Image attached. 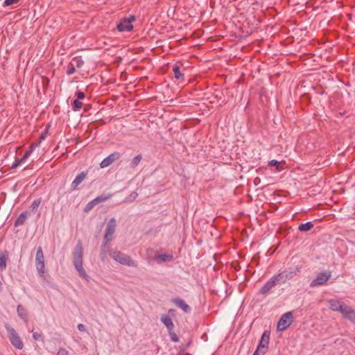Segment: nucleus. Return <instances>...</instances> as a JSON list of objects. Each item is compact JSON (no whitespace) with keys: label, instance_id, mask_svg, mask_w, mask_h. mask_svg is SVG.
I'll use <instances>...</instances> for the list:
<instances>
[{"label":"nucleus","instance_id":"36","mask_svg":"<svg viewBox=\"0 0 355 355\" xmlns=\"http://www.w3.org/2000/svg\"><path fill=\"white\" fill-rule=\"evenodd\" d=\"M350 307L351 306L347 305L345 303H343V304L341 307V310L340 309L339 312L343 315V317H345L346 315V313H347V311H349Z\"/></svg>","mask_w":355,"mask_h":355},{"label":"nucleus","instance_id":"34","mask_svg":"<svg viewBox=\"0 0 355 355\" xmlns=\"http://www.w3.org/2000/svg\"><path fill=\"white\" fill-rule=\"evenodd\" d=\"M168 335L170 336L171 340L174 342L177 343L179 341V337L174 332L173 329L168 330Z\"/></svg>","mask_w":355,"mask_h":355},{"label":"nucleus","instance_id":"15","mask_svg":"<svg viewBox=\"0 0 355 355\" xmlns=\"http://www.w3.org/2000/svg\"><path fill=\"white\" fill-rule=\"evenodd\" d=\"M162 322L166 326L167 330H171L174 328V324L171 317L168 315H163L161 317Z\"/></svg>","mask_w":355,"mask_h":355},{"label":"nucleus","instance_id":"26","mask_svg":"<svg viewBox=\"0 0 355 355\" xmlns=\"http://www.w3.org/2000/svg\"><path fill=\"white\" fill-rule=\"evenodd\" d=\"M344 318L355 324V311L352 307H350Z\"/></svg>","mask_w":355,"mask_h":355},{"label":"nucleus","instance_id":"44","mask_svg":"<svg viewBox=\"0 0 355 355\" xmlns=\"http://www.w3.org/2000/svg\"><path fill=\"white\" fill-rule=\"evenodd\" d=\"M77 327L80 331H85L86 330L85 326L83 324H78Z\"/></svg>","mask_w":355,"mask_h":355},{"label":"nucleus","instance_id":"28","mask_svg":"<svg viewBox=\"0 0 355 355\" xmlns=\"http://www.w3.org/2000/svg\"><path fill=\"white\" fill-rule=\"evenodd\" d=\"M113 236L114 234L110 233H105L103 239V243H104V245H109L110 244L111 241L113 239Z\"/></svg>","mask_w":355,"mask_h":355},{"label":"nucleus","instance_id":"18","mask_svg":"<svg viewBox=\"0 0 355 355\" xmlns=\"http://www.w3.org/2000/svg\"><path fill=\"white\" fill-rule=\"evenodd\" d=\"M172 70L174 73L175 78L177 80H183L184 75V73L180 72V67L178 65V64H175L172 67Z\"/></svg>","mask_w":355,"mask_h":355},{"label":"nucleus","instance_id":"10","mask_svg":"<svg viewBox=\"0 0 355 355\" xmlns=\"http://www.w3.org/2000/svg\"><path fill=\"white\" fill-rule=\"evenodd\" d=\"M275 280L271 277L265 284L260 288L259 293L263 295H268L271 290L276 286Z\"/></svg>","mask_w":355,"mask_h":355},{"label":"nucleus","instance_id":"50","mask_svg":"<svg viewBox=\"0 0 355 355\" xmlns=\"http://www.w3.org/2000/svg\"><path fill=\"white\" fill-rule=\"evenodd\" d=\"M178 355H181V354H178Z\"/></svg>","mask_w":355,"mask_h":355},{"label":"nucleus","instance_id":"38","mask_svg":"<svg viewBox=\"0 0 355 355\" xmlns=\"http://www.w3.org/2000/svg\"><path fill=\"white\" fill-rule=\"evenodd\" d=\"M76 71V67L72 64V63H69V65L68 67V69H67V74L68 75H71L73 74Z\"/></svg>","mask_w":355,"mask_h":355},{"label":"nucleus","instance_id":"39","mask_svg":"<svg viewBox=\"0 0 355 355\" xmlns=\"http://www.w3.org/2000/svg\"><path fill=\"white\" fill-rule=\"evenodd\" d=\"M19 0H5L3 2V6H9L18 3Z\"/></svg>","mask_w":355,"mask_h":355},{"label":"nucleus","instance_id":"22","mask_svg":"<svg viewBox=\"0 0 355 355\" xmlns=\"http://www.w3.org/2000/svg\"><path fill=\"white\" fill-rule=\"evenodd\" d=\"M27 214V211H24L20 214L15 221V226L17 227L23 225L26 220Z\"/></svg>","mask_w":355,"mask_h":355},{"label":"nucleus","instance_id":"30","mask_svg":"<svg viewBox=\"0 0 355 355\" xmlns=\"http://www.w3.org/2000/svg\"><path fill=\"white\" fill-rule=\"evenodd\" d=\"M83 106V103L80 102L78 99L74 100L71 103V107L73 111L76 112L80 110V109Z\"/></svg>","mask_w":355,"mask_h":355},{"label":"nucleus","instance_id":"33","mask_svg":"<svg viewBox=\"0 0 355 355\" xmlns=\"http://www.w3.org/2000/svg\"><path fill=\"white\" fill-rule=\"evenodd\" d=\"M26 159H27V158H26V157H25V156H24V155H23V157H21V158H19H19L16 159H15V162H13V164H12V166H11V168H17L18 166H19V165H20V164H21V162H24V160H26Z\"/></svg>","mask_w":355,"mask_h":355},{"label":"nucleus","instance_id":"24","mask_svg":"<svg viewBox=\"0 0 355 355\" xmlns=\"http://www.w3.org/2000/svg\"><path fill=\"white\" fill-rule=\"evenodd\" d=\"M112 196V194H101L96 198H95L94 201L96 205L105 202L107 200H108Z\"/></svg>","mask_w":355,"mask_h":355},{"label":"nucleus","instance_id":"8","mask_svg":"<svg viewBox=\"0 0 355 355\" xmlns=\"http://www.w3.org/2000/svg\"><path fill=\"white\" fill-rule=\"evenodd\" d=\"M121 157V154L119 152H114L107 157L103 159L100 164L101 168H106L111 165L114 162L118 160Z\"/></svg>","mask_w":355,"mask_h":355},{"label":"nucleus","instance_id":"40","mask_svg":"<svg viewBox=\"0 0 355 355\" xmlns=\"http://www.w3.org/2000/svg\"><path fill=\"white\" fill-rule=\"evenodd\" d=\"M76 96L77 97V99H83L85 97V93L81 91H78L76 92Z\"/></svg>","mask_w":355,"mask_h":355},{"label":"nucleus","instance_id":"37","mask_svg":"<svg viewBox=\"0 0 355 355\" xmlns=\"http://www.w3.org/2000/svg\"><path fill=\"white\" fill-rule=\"evenodd\" d=\"M33 338L35 340H42V341H43L42 334L39 333V332H33Z\"/></svg>","mask_w":355,"mask_h":355},{"label":"nucleus","instance_id":"1","mask_svg":"<svg viewBox=\"0 0 355 355\" xmlns=\"http://www.w3.org/2000/svg\"><path fill=\"white\" fill-rule=\"evenodd\" d=\"M83 247L81 240H78L73 252V265L80 277L89 281V277L83 266Z\"/></svg>","mask_w":355,"mask_h":355},{"label":"nucleus","instance_id":"46","mask_svg":"<svg viewBox=\"0 0 355 355\" xmlns=\"http://www.w3.org/2000/svg\"><path fill=\"white\" fill-rule=\"evenodd\" d=\"M39 144H40V141H37V142H36V143L32 144L31 145V147H33V148H34V149H35L37 146H39Z\"/></svg>","mask_w":355,"mask_h":355},{"label":"nucleus","instance_id":"41","mask_svg":"<svg viewBox=\"0 0 355 355\" xmlns=\"http://www.w3.org/2000/svg\"><path fill=\"white\" fill-rule=\"evenodd\" d=\"M56 355H69V352L64 348H60Z\"/></svg>","mask_w":355,"mask_h":355},{"label":"nucleus","instance_id":"32","mask_svg":"<svg viewBox=\"0 0 355 355\" xmlns=\"http://www.w3.org/2000/svg\"><path fill=\"white\" fill-rule=\"evenodd\" d=\"M41 202H42V198H39L35 200L33 202V203H32V205L31 206L32 211L34 212V211H35L37 209V208L39 207L40 205L41 204Z\"/></svg>","mask_w":355,"mask_h":355},{"label":"nucleus","instance_id":"48","mask_svg":"<svg viewBox=\"0 0 355 355\" xmlns=\"http://www.w3.org/2000/svg\"><path fill=\"white\" fill-rule=\"evenodd\" d=\"M259 354H261V353L259 351L255 350V352H254L253 355H258Z\"/></svg>","mask_w":355,"mask_h":355},{"label":"nucleus","instance_id":"35","mask_svg":"<svg viewBox=\"0 0 355 355\" xmlns=\"http://www.w3.org/2000/svg\"><path fill=\"white\" fill-rule=\"evenodd\" d=\"M96 205V204L95 203V202L94 201V200H92V201L89 202L86 206L84 208V211L85 212H89L90 210H92L95 206Z\"/></svg>","mask_w":355,"mask_h":355},{"label":"nucleus","instance_id":"25","mask_svg":"<svg viewBox=\"0 0 355 355\" xmlns=\"http://www.w3.org/2000/svg\"><path fill=\"white\" fill-rule=\"evenodd\" d=\"M272 279L275 280L276 284H284L286 282V279L283 277V275L282 272H279L274 276L272 277Z\"/></svg>","mask_w":355,"mask_h":355},{"label":"nucleus","instance_id":"45","mask_svg":"<svg viewBox=\"0 0 355 355\" xmlns=\"http://www.w3.org/2000/svg\"><path fill=\"white\" fill-rule=\"evenodd\" d=\"M127 21H130V24H132V23L135 20V15H130L128 18H125Z\"/></svg>","mask_w":355,"mask_h":355},{"label":"nucleus","instance_id":"13","mask_svg":"<svg viewBox=\"0 0 355 355\" xmlns=\"http://www.w3.org/2000/svg\"><path fill=\"white\" fill-rule=\"evenodd\" d=\"M87 174L88 171H82L81 173H80L71 182V189H76L78 186L80 184L83 182V181L87 178Z\"/></svg>","mask_w":355,"mask_h":355},{"label":"nucleus","instance_id":"47","mask_svg":"<svg viewBox=\"0 0 355 355\" xmlns=\"http://www.w3.org/2000/svg\"><path fill=\"white\" fill-rule=\"evenodd\" d=\"M46 137V132L42 133L40 137V141L44 140Z\"/></svg>","mask_w":355,"mask_h":355},{"label":"nucleus","instance_id":"16","mask_svg":"<svg viewBox=\"0 0 355 355\" xmlns=\"http://www.w3.org/2000/svg\"><path fill=\"white\" fill-rule=\"evenodd\" d=\"M116 226V221L114 218H112L109 220L107 227L105 228V233H110L114 234L115 232Z\"/></svg>","mask_w":355,"mask_h":355},{"label":"nucleus","instance_id":"2","mask_svg":"<svg viewBox=\"0 0 355 355\" xmlns=\"http://www.w3.org/2000/svg\"><path fill=\"white\" fill-rule=\"evenodd\" d=\"M110 256L116 261L121 265L137 267V264L128 254L120 251H113L110 253Z\"/></svg>","mask_w":355,"mask_h":355},{"label":"nucleus","instance_id":"31","mask_svg":"<svg viewBox=\"0 0 355 355\" xmlns=\"http://www.w3.org/2000/svg\"><path fill=\"white\" fill-rule=\"evenodd\" d=\"M138 193L135 191L132 192L129 196H128L125 200V202H132L137 198Z\"/></svg>","mask_w":355,"mask_h":355},{"label":"nucleus","instance_id":"5","mask_svg":"<svg viewBox=\"0 0 355 355\" xmlns=\"http://www.w3.org/2000/svg\"><path fill=\"white\" fill-rule=\"evenodd\" d=\"M293 313L291 311L284 313L277 323V330L283 331L286 330L293 322Z\"/></svg>","mask_w":355,"mask_h":355},{"label":"nucleus","instance_id":"9","mask_svg":"<svg viewBox=\"0 0 355 355\" xmlns=\"http://www.w3.org/2000/svg\"><path fill=\"white\" fill-rule=\"evenodd\" d=\"M300 267H299L297 266H295L293 267H289V268H285L281 272L282 273L283 277H284L286 279V280H289V279H293L294 277H295L297 275V273L300 272Z\"/></svg>","mask_w":355,"mask_h":355},{"label":"nucleus","instance_id":"6","mask_svg":"<svg viewBox=\"0 0 355 355\" xmlns=\"http://www.w3.org/2000/svg\"><path fill=\"white\" fill-rule=\"evenodd\" d=\"M331 272L330 271H324L318 273L316 277L311 282L310 286L315 287L316 286H321L325 284L331 277Z\"/></svg>","mask_w":355,"mask_h":355},{"label":"nucleus","instance_id":"23","mask_svg":"<svg viewBox=\"0 0 355 355\" xmlns=\"http://www.w3.org/2000/svg\"><path fill=\"white\" fill-rule=\"evenodd\" d=\"M313 223L311 221L306 222V223H301L298 227V230L300 232H308L313 227Z\"/></svg>","mask_w":355,"mask_h":355},{"label":"nucleus","instance_id":"17","mask_svg":"<svg viewBox=\"0 0 355 355\" xmlns=\"http://www.w3.org/2000/svg\"><path fill=\"white\" fill-rule=\"evenodd\" d=\"M8 258V254L6 250L0 252V270H3L6 267V262Z\"/></svg>","mask_w":355,"mask_h":355},{"label":"nucleus","instance_id":"42","mask_svg":"<svg viewBox=\"0 0 355 355\" xmlns=\"http://www.w3.org/2000/svg\"><path fill=\"white\" fill-rule=\"evenodd\" d=\"M84 64V61L81 59L76 60V67L80 68Z\"/></svg>","mask_w":355,"mask_h":355},{"label":"nucleus","instance_id":"27","mask_svg":"<svg viewBox=\"0 0 355 355\" xmlns=\"http://www.w3.org/2000/svg\"><path fill=\"white\" fill-rule=\"evenodd\" d=\"M268 165L270 167L275 166L276 170L279 172L283 170V167L280 165L279 162L275 159L269 161Z\"/></svg>","mask_w":355,"mask_h":355},{"label":"nucleus","instance_id":"20","mask_svg":"<svg viewBox=\"0 0 355 355\" xmlns=\"http://www.w3.org/2000/svg\"><path fill=\"white\" fill-rule=\"evenodd\" d=\"M17 313L18 316L22 320L26 321L27 320V312L26 309L21 305L19 304L17 307Z\"/></svg>","mask_w":355,"mask_h":355},{"label":"nucleus","instance_id":"11","mask_svg":"<svg viewBox=\"0 0 355 355\" xmlns=\"http://www.w3.org/2000/svg\"><path fill=\"white\" fill-rule=\"evenodd\" d=\"M173 303L182 309L184 313H190L191 309V307L185 302V301L181 298L176 297L172 300Z\"/></svg>","mask_w":355,"mask_h":355},{"label":"nucleus","instance_id":"29","mask_svg":"<svg viewBox=\"0 0 355 355\" xmlns=\"http://www.w3.org/2000/svg\"><path fill=\"white\" fill-rule=\"evenodd\" d=\"M141 159H142V156H141V154L137 155V156H135V157L132 159V161H131V162H130V166H131V167H132V168H135L136 166H137L139 164V163H140V162H141Z\"/></svg>","mask_w":355,"mask_h":355},{"label":"nucleus","instance_id":"7","mask_svg":"<svg viewBox=\"0 0 355 355\" xmlns=\"http://www.w3.org/2000/svg\"><path fill=\"white\" fill-rule=\"evenodd\" d=\"M270 333L268 331H265L261 338V340L257 346L256 350L259 351L262 355L267 352L270 340Z\"/></svg>","mask_w":355,"mask_h":355},{"label":"nucleus","instance_id":"21","mask_svg":"<svg viewBox=\"0 0 355 355\" xmlns=\"http://www.w3.org/2000/svg\"><path fill=\"white\" fill-rule=\"evenodd\" d=\"M108 246L109 245H104V243H102V245H101L99 257L102 261H105V259H107V254L108 252H110V253L112 252L111 251H110L108 250Z\"/></svg>","mask_w":355,"mask_h":355},{"label":"nucleus","instance_id":"49","mask_svg":"<svg viewBox=\"0 0 355 355\" xmlns=\"http://www.w3.org/2000/svg\"><path fill=\"white\" fill-rule=\"evenodd\" d=\"M3 287H2V282L0 280V291H2Z\"/></svg>","mask_w":355,"mask_h":355},{"label":"nucleus","instance_id":"19","mask_svg":"<svg viewBox=\"0 0 355 355\" xmlns=\"http://www.w3.org/2000/svg\"><path fill=\"white\" fill-rule=\"evenodd\" d=\"M173 255L172 254H157L155 256V260L158 263L162 262H168L171 261L173 260Z\"/></svg>","mask_w":355,"mask_h":355},{"label":"nucleus","instance_id":"12","mask_svg":"<svg viewBox=\"0 0 355 355\" xmlns=\"http://www.w3.org/2000/svg\"><path fill=\"white\" fill-rule=\"evenodd\" d=\"M116 28L120 32L130 31L133 29V25L130 24V21L123 18L116 25Z\"/></svg>","mask_w":355,"mask_h":355},{"label":"nucleus","instance_id":"43","mask_svg":"<svg viewBox=\"0 0 355 355\" xmlns=\"http://www.w3.org/2000/svg\"><path fill=\"white\" fill-rule=\"evenodd\" d=\"M33 150H34V148H33V147L30 146V147H29V149H28V150H27L25 152L24 155L25 156V157L28 158V157L30 156V155L32 153V152L33 151Z\"/></svg>","mask_w":355,"mask_h":355},{"label":"nucleus","instance_id":"4","mask_svg":"<svg viewBox=\"0 0 355 355\" xmlns=\"http://www.w3.org/2000/svg\"><path fill=\"white\" fill-rule=\"evenodd\" d=\"M35 267L38 275L41 277H44L45 274V264L44 253L41 246H39L37 249L35 255Z\"/></svg>","mask_w":355,"mask_h":355},{"label":"nucleus","instance_id":"14","mask_svg":"<svg viewBox=\"0 0 355 355\" xmlns=\"http://www.w3.org/2000/svg\"><path fill=\"white\" fill-rule=\"evenodd\" d=\"M329 308L333 311L339 312L340 309L341 310V307L343 304V302L337 300H329L328 301Z\"/></svg>","mask_w":355,"mask_h":355},{"label":"nucleus","instance_id":"3","mask_svg":"<svg viewBox=\"0 0 355 355\" xmlns=\"http://www.w3.org/2000/svg\"><path fill=\"white\" fill-rule=\"evenodd\" d=\"M5 328L8 333V338L11 345L17 349H22L24 344L16 330L8 323L5 324Z\"/></svg>","mask_w":355,"mask_h":355}]
</instances>
